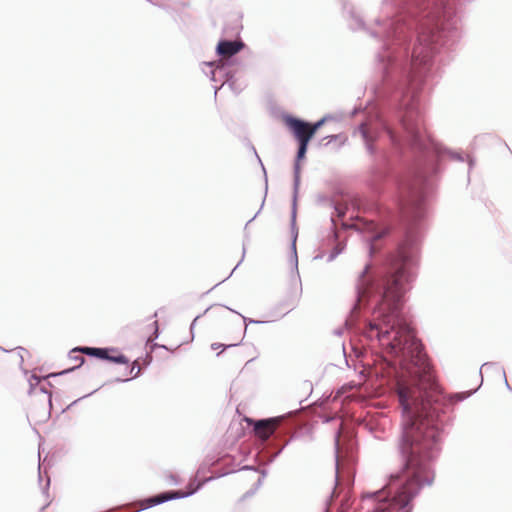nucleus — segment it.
Returning a JSON list of instances; mask_svg holds the SVG:
<instances>
[{"label": "nucleus", "instance_id": "nucleus-1", "mask_svg": "<svg viewBox=\"0 0 512 512\" xmlns=\"http://www.w3.org/2000/svg\"><path fill=\"white\" fill-rule=\"evenodd\" d=\"M342 10L351 31L364 32L379 43L374 68L380 80L373 86L377 126L368 129L361 122L354 130L372 157L374 180L407 173L432 190L444 171L445 156L464 161L462 153L428 133L418 96L433 75L436 54L461 38L456 0H383L371 25L352 3L343 1Z\"/></svg>", "mask_w": 512, "mask_h": 512}, {"label": "nucleus", "instance_id": "nucleus-2", "mask_svg": "<svg viewBox=\"0 0 512 512\" xmlns=\"http://www.w3.org/2000/svg\"><path fill=\"white\" fill-rule=\"evenodd\" d=\"M317 203L327 205L338 217L349 210L374 216L366 225L371 237L367 252L380 255L382 266L370 271L367 263L355 285L356 305L364 310L363 335L378 347L374 373L381 384L393 387L397 399H466L475 391L446 394L438 384L432 359L418 338L405 310L407 293L417 277L427 206L417 203L409 215L395 214L378 200L348 194L343 205L325 194Z\"/></svg>", "mask_w": 512, "mask_h": 512}, {"label": "nucleus", "instance_id": "nucleus-3", "mask_svg": "<svg viewBox=\"0 0 512 512\" xmlns=\"http://www.w3.org/2000/svg\"><path fill=\"white\" fill-rule=\"evenodd\" d=\"M223 460L225 462L229 461L231 468L226 469L216 475H211L209 477H205L204 475L207 472H209L211 470L212 466L215 465L216 461H218V459H215L214 456L213 457L207 456L204 459V461L200 464V466L198 467L196 476L189 481V483L186 487V491L167 490V491H163V492L148 496L146 498H143L140 500V510L149 509V508L166 503L171 500L183 499V498L192 496L195 493H197L206 483H208L214 479H217L219 477H223L229 473H234L236 471L253 470L255 472L260 473L257 481L253 484V486L248 491H246L243 494L242 499H246L248 497L253 496L258 491V489L262 486L263 480L267 475L266 469L259 470L257 468H254V466H251V465H244V466L240 467L239 469H235L234 468V461H235L234 458H232L229 455H225L223 457Z\"/></svg>", "mask_w": 512, "mask_h": 512}, {"label": "nucleus", "instance_id": "nucleus-4", "mask_svg": "<svg viewBox=\"0 0 512 512\" xmlns=\"http://www.w3.org/2000/svg\"><path fill=\"white\" fill-rule=\"evenodd\" d=\"M283 416L247 419V424L251 428L259 441V450L257 455L265 465H270L284 451V449L298 436L293 434L280 447L279 442L290 432V427L281 422Z\"/></svg>", "mask_w": 512, "mask_h": 512}, {"label": "nucleus", "instance_id": "nucleus-5", "mask_svg": "<svg viewBox=\"0 0 512 512\" xmlns=\"http://www.w3.org/2000/svg\"><path fill=\"white\" fill-rule=\"evenodd\" d=\"M335 444V488L340 480V465L342 462H347L349 469L352 468L354 463V451H355V442L352 437H348L345 441L342 442L340 439V433L337 432L334 437ZM336 496V491L333 490L330 497L325 502V508L323 512H330V507L332 505V499ZM351 507V498L347 496L345 500L341 501L338 505L336 512H349Z\"/></svg>", "mask_w": 512, "mask_h": 512}, {"label": "nucleus", "instance_id": "nucleus-6", "mask_svg": "<svg viewBox=\"0 0 512 512\" xmlns=\"http://www.w3.org/2000/svg\"><path fill=\"white\" fill-rule=\"evenodd\" d=\"M210 68V80L212 82L221 81L220 86H214V96L217 97L218 91L223 87L224 84H228L229 88L234 94H240L246 84L240 80L238 74L242 68L237 66H228L225 62L211 61L204 63Z\"/></svg>", "mask_w": 512, "mask_h": 512}, {"label": "nucleus", "instance_id": "nucleus-7", "mask_svg": "<svg viewBox=\"0 0 512 512\" xmlns=\"http://www.w3.org/2000/svg\"><path fill=\"white\" fill-rule=\"evenodd\" d=\"M83 353L89 357L96 358L113 364H128L129 358L123 354L117 347H93V346H77L69 351V357L72 354Z\"/></svg>", "mask_w": 512, "mask_h": 512}, {"label": "nucleus", "instance_id": "nucleus-8", "mask_svg": "<svg viewBox=\"0 0 512 512\" xmlns=\"http://www.w3.org/2000/svg\"><path fill=\"white\" fill-rule=\"evenodd\" d=\"M245 43L240 40H231L221 38L215 48L218 62H225L228 66H237L243 68L242 63L238 60L237 54L245 48Z\"/></svg>", "mask_w": 512, "mask_h": 512}, {"label": "nucleus", "instance_id": "nucleus-9", "mask_svg": "<svg viewBox=\"0 0 512 512\" xmlns=\"http://www.w3.org/2000/svg\"><path fill=\"white\" fill-rule=\"evenodd\" d=\"M283 122L296 142L311 141L310 121L292 114H284Z\"/></svg>", "mask_w": 512, "mask_h": 512}, {"label": "nucleus", "instance_id": "nucleus-10", "mask_svg": "<svg viewBox=\"0 0 512 512\" xmlns=\"http://www.w3.org/2000/svg\"><path fill=\"white\" fill-rule=\"evenodd\" d=\"M389 425L390 419L386 415L378 418L371 417L363 422V428L378 440H385L386 431Z\"/></svg>", "mask_w": 512, "mask_h": 512}, {"label": "nucleus", "instance_id": "nucleus-11", "mask_svg": "<svg viewBox=\"0 0 512 512\" xmlns=\"http://www.w3.org/2000/svg\"><path fill=\"white\" fill-rule=\"evenodd\" d=\"M310 141L297 142V151L293 164V192L298 194L301 182L300 162L305 160Z\"/></svg>", "mask_w": 512, "mask_h": 512}, {"label": "nucleus", "instance_id": "nucleus-12", "mask_svg": "<svg viewBox=\"0 0 512 512\" xmlns=\"http://www.w3.org/2000/svg\"><path fill=\"white\" fill-rule=\"evenodd\" d=\"M332 227L328 233L327 245L332 246L326 261L328 263L334 261L346 248V240L340 239L339 233L334 228L335 222L331 217Z\"/></svg>", "mask_w": 512, "mask_h": 512}, {"label": "nucleus", "instance_id": "nucleus-13", "mask_svg": "<svg viewBox=\"0 0 512 512\" xmlns=\"http://www.w3.org/2000/svg\"><path fill=\"white\" fill-rule=\"evenodd\" d=\"M215 307H218V308H221V309H223V308L224 309H228L232 313H235V314L239 315L242 318L243 323H244V335L247 332V327H248L249 324H264V323L268 322V321H261V320H256V319H253V318L246 317V316L242 315L241 313H239L238 311H236V310H234V309H232L230 307H227V306H224V305H220V304H215V305H211L210 307L205 309V311L202 314L197 315L193 319L192 323L190 324V332H191L192 336H194L193 331H194L195 324H196L197 320L200 319L203 315L207 314L209 311H211Z\"/></svg>", "mask_w": 512, "mask_h": 512}, {"label": "nucleus", "instance_id": "nucleus-14", "mask_svg": "<svg viewBox=\"0 0 512 512\" xmlns=\"http://www.w3.org/2000/svg\"><path fill=\"white\" fill-rule=\"evenodd\" d=\"M77 367H71V368H67V369H64L60 372H52V373H49L47 374L46 376H37L36 374H32L31 377L28 379V383H29V389H28V395H32L33 392L35 391L37 385L43 381V380H47V379H50V378H54V377H58V376H62V375H66V374H69L73 371L76 370Z\"/></svg>", "mask_w": 512, "mask_h": 512}, {"label": "nucleus", "instance_id": "nucleus-15", "mask_svg": "<svg viewBox=\"0 0 512 512\" xmlns=\"http://www.w3.org/2000/svg\"><path fill=\"white\" fill-rule=\"evenodd\" d=\"M297 198L298 194L292 192V205H291V218H290V230H291V247L290 249L295 253V246L298 238V227L296 224L297 217Z\"/></svg>", "mask_w": 512, "mask_h": 512}, {"label": "nucleus", "instance_id": "nucleus-16", "mask_svg": "<svg viewBox=\"0 0 512 512\" xmlns=\"http://www.w3.org/2000/svg\"><path fill=\"white\" fill-rule=\"evenodd\" d=\"M252 149H253V151H254V153H255L256 157L258 158V160H259V162H260V164H261V166H262V170H263V172H264V179H265V196H264V199H263V201H262V204H261L260 209H259V210L257 211V213H256V214H255L251 219H249V221L245 224V227H244V230H245V231L247 230L248 225H249V224H250V223H251V222H252V221H253V220L258 216V214L260 213V211H261L262 207L264 206V203H265V197H266L267 189H268V178H267V173H266L265 167H264L263 163L261 162V159H260V158H259V156L257 155V152H256V150H255V148H254L253 146H252Z\"/></svg>", "mask_w": 512, "mask_h": 512}, {"label": "nucleus", "instance_id": "nucleus-17", "mask_svg": "<svg viewBox=\"0 0 512 512\" xmlns=\"http://www.w3.org/2000/svg\"><path fill=\"white\" fill-rule=\"evenodd\" d=\"M332 119V116L330 114H326L324 115L322 118H320L319 120L311 123L310 122V135L312 137V139L314 138V136L316 135V133L318 132V130L329 120Z\"/></svg>", "mask_w": 512, "mask_h": 512}, {"label": "nucleus", "instance_id": "nucleus-18", "mask_svg": "<svg viewBox=\"0 0 512 512\" xmlns=\"http://www.w3.org/2000/svg\"><path fill=\"white\" fill-rule=\"evenodd\" d=\"M129 364H130V362L125 365L127 366V368H126L127 374H133V376L130 379L132 380V379L138 378L141 374V369L135 363H133L132 365H129Z\"/></svg>", "mask_w": 512, "mask_h": 512}, {"label": "nucleus", "instance_id": "nucleus-19", "mask_svg": "<svg viewBox=\"0 0 512 512\" xmlns=\"http://www.w3.org/2000/svg\"><path fill=\"white\" fill-rule=\"evenodd\" d=\"M240 343H233V344H222V343H218V342H215V343H212L211 344V349L212 350H217L219 348H222V351L218 352L216 355L217 356H220L221 353L228 349V348H231V347H235V346H238Z\"/></svg>", "mask_w": 512, "mask_h": 512}, {"label": "nucleus", "instance_id": "nucleus-20", "mask_svg": "<svg viewBox=\"0 0 512 512\" xmlns=\"http://www.w3.org/2000/svg\"><path fill=\"white\" fill-rule=\"evenodd\" d=\"M245 254H246V247H245V244H243V249H242V257L240 259V261L237 263V265L233 268V270L231 271V273L224 279L222 280L221 282L217 283L213 288L217 287L218 285H220L222 282H224L225 280H227L228 278L231 277V275L234 273V271L239 267V265L242 263V261L244 260V257H245Z\"/></svg>", "mask_w": 512, "mask_h": 512}, {"label": "nucleus", "instance_id": "nucleus-21", "mask_svg": "<svg viewBox=\"0 0 512 512\" xmlns=\"http://www.w3.org/2000/svg\"><path fill=\"white\" fill-rule=\"evenodd\" d=\"M290 261L297 273V275L299 276V271H298V255H297V248L295 247V253L291 250V256H290Z\"/></svg>", "mask_w": 512, "mask_h": 512}, {"label": "nucleus", "instance_id": "nucleus-22", "mask_svg": "<svg viewBox=\"0 0 512 512\" xmlns=\"http://www.w3.org/2000/svg\"><path fill=\"white\" fill-rule=\"evenodd\" d=\"M39 391L43 394H47V396H48V406H49L48 414L50 415L52 405H53L52 404V393L49 392L45 386H40Z\"/></svg>", "mask_w": 512, "mask_h": 512}, {"label": "nucleus", "instance_id": "nucleus-23", "mask_svg": "<svg viewBox=\"0 0 512 512\" xmlns=\"http://www.w3.org/2000/svg\"><path fill=\"white\" fill-rule=\"evenodd\" d=\"M153 326H154V330H153V332H152L151 336L149 337V339H150L151 341L156 340V339L160 336V333H161V332H160V329H159V324H158V322H157V321H154V322H153Z\"/></svg>", "mask_w": 512, "mask_h": 512}, {"label": "nucleus", "instance_id": "nucleus-24", "mask_svg": "<svg viewBox=\"0 0 512 512\" xmlns=\"http://www.w3.org/2000/svg\"><path fill=\"white\" fill-rule=\"evenodd\" d=\"M95 391H96V390H94L93 392H91V393H89V394H86V395H84V396H82V397H80V398H78V399L74 400V401H73L72 403H70V404H69L65 409H62V413H63V412H65V411H67V410H69L71 407H73L74 405H76V404H77L80 400H82L83 398H85V397H88V396L92 395Z\"/></svg>", "mask_w": 512, "mask_h": 512}, {"label": "nucleus", "instance_id": "nucleus-25", "mask_svg": "<svg viewBox=\"0 0 512 512\" xmlns=\"http://www.w3.org/2000/svg\"><path fill=\"white\" fill-rule=\"evenodd\" d=\"M364 111V108L362 106H355L351 112H350V117L351 118H354L355 116L359 115L360 113H362Z\"/></svg>", "mask_w": 512, "mask_h": 512}, {"label": "nucleus", "instance_id": "nucleus-26", "mask_svg": "<svg viewBox=\"0 0 512 512\" xmlns=\"http://www.w3.org/2000/svg\"><path fill=\"white\" fill-rule=\"evenodd\" d=\"M341 138H342L341 134H333V135L325 136V139H327V143H332V142L337 141V140H339Z\"/></svg>", "mask_w": 512, "mask_h": 512}, {"label": "nucleus", "instance_id": "nucleus-27", "mask_svg": "<svg viewBox=\"0 0 512 512\" xmlns=\"http://www.w3.org/2000/svg\"><path fill=\"white\" fill-rule=\"evenodd\" d=\"M169 479H170V483L172 485L177 486V485L181 484L180 478L177 475H175V474H170L169 475Z\"/></svg>", "mask_w": 512, "mask_h": 512}, {"label": "nucleus", "instance_id": "nucleus-28", "mask_svg": "<svg viewBox=\"0 0 512 512\" xmlns=\"http://www.w3.org/2000/svg\"><path fill=\"white\" fill-rule=\"evenodd\" d=\"M467 162H468V167H469V170H468V183H469L470 182V171L473 169V167L475 165V160L471 157H468Z\"/></svg>", "mask_w": 512, "mask_h": 512}, {"label": "nucleus", "instance_id": "nucleus-29", "mask_svg": "<svg viewBox=\"0 0 512 512\" xmlns=\"http://www.w3.org/2000/svg\"><path fill=\"white\" fill-rule=\"evenodd\" d=\"M70 358L74 359V360H79L80 363L75 366V367H77L76 369L80 368L85 362V358L82 356L72 354V357H70Z\"/></svg>", "mask_w": 512, "mask_h": 512}, {"label": "nucleus", "instance_id": "nucleus-30", "mask_svg": "<svg viewBox=\"0 0 512 512\" xmlns=\"http://www.w3.org/2000/svg\"><path fill=\"white\" fill-rule=\"evenodd\" d=\"M130 380H131L130 378L117 377L112 382H114V383H125V382H128Z\"/></svg>", "mask_w": 512, "mask_h": 512}, {"label": "nucleus", "instance_id": "nucleus-31", "mask_svg": "<svg viewBox=\"0 0 512 512\" xmlns=\"http://www.w3.org/2000/svg\"><path fill=\"white\" fill-rule=\"evenodd\" d=\"M494 365H495V363H493V362H486V363L482 364V366H481V368H480V372H479V373H480V375H482V369H483V368H488V367H490V366H494Z\"/></svg>", "mask_w": 512, "mask_h": 512}, {"label": "nucleus", "instance_id": "nucleus-32", "mask_svg": "<svg viewBox=\"0 0 512 512\" xmlns=\"http://www.w3.org/2000/svg\"><path fill=\"white\" fill-rule=\"evenodd\" d=\"M329 144L330 143H327V139H325V137L319 141V145L322 147H327Z\"/></svg>", "mask_w": 512, "mask_h": 512}, {"label": "nucleus", "instance_id": "nucleus-33", "mask_svg": "<svg viewBox=\"0 0 512 512\" xmlns=\"http://www.w3.org/2000/svg\"><path fill=\"white\" fill-rule=\"evenodd\" d=\"M49 486H50V478L47 477V481H46V485H45V487L43 489V493H46L48 491Z\"/></svg>", "mask_w": 512, "mask_h": 512}, {"label": "nucleus", "instance_id": "nucleus-34", "mask_svg": "<svg viewBox=\"0 0 512 512\" xmlns=\"http://www.w3.org/2000/svg\"><path fill=\"white\" fill-rule=\"evenodd\" d=\"M342 333H343V330H342V329H335V330H334V334H335V335L340 336V335H342Z\"/></svg>", "mask_w": 512, "mask_h": 512}, {"label": "nucleus", "instance_id": "nucleus-35", "mask_svg": "<svg viewBox=\"0 0 512 512\" xmlns=\"http://www.w3.org/2000/svg\"><path fill=\"white\" fill-rule=\"evenodd\" d=\"M38 469H39L38 481H39V483H41V482H42L41 467L39 466V468H38Z\"/></svg>", "mask_w": 512, "mask_h": 512}, {"label": "nucleus", "instance_id": "nucleus-36", "mask_svg": "<svg viewBox=\"0 0 512 512\" xmlns=\"http://www.w3.org/2000/svg\"><path fill=\"white\" fill-rule=\"evenodd\" d=\"M159 346H161V344L153 342V344L151 346V350H154L155 348H159Z\"/></svg>", "mask_w": 512, "mask_h": 512}, {"label": "nucleus", "instance_id": "nucleus-37", "mask_svg": "<svg viewBox=\"0 0 512 512\" xmlns=\"http://www.w3.org/2000/svg\"><path fill=\"white\" fill-rule=\"evenodd\" d=\"M324 255H325V252L323 251L320 254H318L317 256H315V259H321L324 257Z\"/></svg>", "mask_w": 512, "mask_h": 512}, {"label": "nucleus", "instance_id": "nucleus-38", "mask_svg": "<svg viewBox=\"0 0 512 512\" xmlns=\"http://www.w3.org/2000/svg\"><path fill=\"white\" fill-rule=\"evenodd\" d=\"M293 308H294V305H292L285 313H283L282 316H284L287 313H289L291 310H293Z\"/></svg>", "mask_w": 512, "mask_h": 512}, {"label": "nucleus", "instance_id": "nucleus-39", "mask_svg": "<svg viewBox=\"0 0 512 512\" xmlns=\"http://www.w3.org/2000/svg\"><path fill=\"white\" fill-rule=\"evenodd\" d=\"M343 353H344V356H345V362H346L347 366H349L348 359L346 358V353H345V348L344 347H343Z\"/></svg>", "mask_w": 512, "mask_h": 512}, {"label": "nucleus", "instance_id": "nucleus-40", "mask_svg": "<svg viewBox=\"0 0 512 512\" xmlns=\"http://www.w3.org/2000/svg\"><path fill=\"white\" fill-rule=\"evenodd\" d=\"M159 348H162V349H165V350H169L168 347L164 344H161V346H159Z\"/></svg>", "mask_w": 512, "mask_h": 512}, {"label": "nucleus", "instance_id": "nucleus-41", "mask_svg": "<svg viewBox=\"0 0 512 512\" xmlns=\"http://www.w3.org/2000/svg\"><path fill=\"white\" fill-rule=\"evenodd\" d=\"M280 306H282V307H287V306H288V303H287V302H282V303H280Z\"/></svg>", "mask_w": 512, "mask_h": 512}, {"label": "nucleus", "instance_id": "nucleus-42", "mask_svg": "<svg viewBox=\"0 0 512 512\" xmlns=\"http://www.w3.org/2000/svg\"><path fill=\"white\" fill-rule=\"evenodd\" d=\"M47 385H48L50 388L54 387V386H53V384H52L51 382H49V381L47 382Z\"/></svg>", "mask_w": 512, "mask_h": 512}, {"label": "nucleus", "instance_id": "nucleus-43", "mask_svg": "<svg viewBox=\"0 0 512 512\" xmlns=\"http://www.w3.org/2000/svg\"><path fill=\"white\" fill-rule=\"evenodd\" d=\"M18 349L21 351H26V349H24L23 347H18Z\"/></svg>", "mask_w": 512, "mask_h": 512}, {"label": "nucleus", "instance_id": "nucleus-44", "mask_svg": "<svg viewBox=\"0 0 512 512\" xmlns=\"http://www.w3.org/2000/svg\"><path fill=\"white\" fill-rule=\"evenodd\" d=\"M20 359H21V364H22V363H23V361H24V358H23V356H22V355H20Z\"/></svg>", "mask_w": 512, "mask_h": 512}, {"label": "nucleus", "instance_id": "nucleus-45", "mask_svg": "<svg viewBox=\"0 0 512 512\" xmlns=\"http://www.w3.org/2000/svg\"><path fill=\"white\" fill-rule=\"evenodd\" d=\"M374 190L376 191V193H378V192H379L378 187H374Z\"/></svg>", "mask_w": 512, "mask_h": 512}, {"label": "nucleus", "instance_id": "nucleus-46", "mask_svg": "<svg viewBox=\"0 0 512 512\" xmlns=\"http://www.w3.org/2000/svg\"><path fill=\"white\" fill-rule=\"evenodd\" d=\"M254 359H255V358L249 359V361H248L246 364H248V363H250V362L254 361Z\"/></svg>", "mask_w": 512, "mask_h": 512}, {"label": "nucleus", "instance_id": "nucleus-47", "mask_svg": "<svg viewBox=\"0 0 512 512\" xmlns=\"http://www.w3.org/2000/svg\"><path fill=\"white\" fill-rule=\"evenodd\" d=\"M506 386L508 387V389H511V387L507 381H506Z\"/></svg>", "mask_w": 512, "mask_h": 512}, {"label": "nucleus", "instance_id": "nucleus-48", "mask_svg": "<svg viewBox=\"0 0 512 512\" xmlns=\"http://www.w3.org/2000/svg\"><path fill=\"white\" fill-rule=\"evenodd\" d=\"M204 74L208 75L210 77V72L207 73V71H204Z\"/></svg>", "mask_w": 512, "mask_h": 512}, {"label": "nucleus", "instance_id": "nucleus-49", "mask_svg": "<svg viewBox=\"0 0 512 512\" xmlns=\"http://www.w3.org/2000/svg\"><path fill=\"white\" fill-rule=\"evenodd\" d=\"M0 349H2V347H0Z\"/></svg>", "mask_w": 512, "mask_h": 512}]
</instances>
